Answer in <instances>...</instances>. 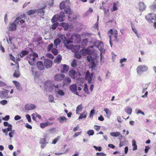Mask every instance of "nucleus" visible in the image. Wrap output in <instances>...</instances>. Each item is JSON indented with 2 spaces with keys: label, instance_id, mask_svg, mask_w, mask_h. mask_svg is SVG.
I'll list each match as a JSON object with an SVG mask.
<instances>
[{
  "label": "nucleus",
  "instance_id": "obj_1",
  "mask_svg": "<svg viewBox=\"0 0 156 156\" xmlns=\"http://www.w3.org/2000/svg\"><path fill=\"white\" fill-rule=\"evenodd\" d=\"M71 40H64L63 41V43L65 46L67 48L71 49L72 51L74 53L77 52L80 49V47L79 46L76 45L73 46L71 44H69L70 43L73 42Z\"/></svg>",
  "mask_w": 156,
  "mask_h": 156
},
{
  "label": "nucleus",
  "instance_id": "obj_2",
  "mask_svg": "<svg viewBox=\"0 0 156 156\" xmlns=\"http://www.w3.org/2000/svg\"><path fill=\"white\" fill-rule=\"evenodd\" d=\"M54 84L51 81H47L44 83V88L47 92H51L53 90Z\"/></svg>",
  "mask_w": 156,
  "mask_h": 156
},
{
  "label": "nucleus",
  "instance_id": "obj_3",
  "mask_svg": "<svg viewBox=\"0 0 156 156\" xmlns=\"http://www.w3.org/2000/svg\"><path fill=\"white\" fill-rule=\"evenodd\" d=\"M87 59L88 62H90L89 65L92 70L94 69L96 66V64L97 61L95 58L92 57L90 55H88L87 56Z\"/></svg>",
  "mask_w": 156,
  "mask_h": 156
},
{
  "label": "nucleus",
  "instance_id": "obj_4",
  "mask_svg": "<svg viewBox=\"0 0 156 156\" xmlns=\"http://www.w3.org/2000/svg\"><path fill=\"white\" fill-rule=\"evenodd\" d=\"M148 67L145 65H140L138 66L136 69V71L138 74H140L143 73L148 70Z\"/></svg>",
  "mask_w": 156,
  "mask_h": 156
},
{
  "label": "nucleus",
  "instance_id": "obj_5",
  "mask_svg": "<svg viewBox=\"0 0 156 156\" xmlns=\"http://www.w3.org/2000/svg\"><path fill=\"white\" fill-rule=\"evenodd\" d=\"M117 34L118 32L116 30H113L112 29H111L109 30L108 33L109 39H111L112 38H117Z\"/></svg>",
  "mask_w": 156,
  "mask_h": 156
},
{
  "label": "nucleus",
  "instance_id": "obj_6",
  "mask_svg": "<svg viewBox=\"0 0 156 156\" xmlns=\"http://www.w3.org/2000/svg\"><path fill=\"white\" fill-rule=\"evenodd\" d=\"M156 18V15L154 13H151L146 16L145 19L148 21H151L153 22V21L155 20Z\"/></svg>",
  "mask_w": 156,
  "mask_h": 156
},
{
  "label": "nucleus",
  "instance_id": "obj_7",
  "mask_svg": "<svg viewBox=\"0 0 156 156\" xmlns=\"http://www.w3.org/2000/svg\"><path fill=\"white\" fill-rule=\"evenodd\" d=\"M17 24L14 21L12 23H10L8 27V30L9 31H13L16 30Z\"/></svg>",
  "mask_w": 156,
  "mask_h": 156
},
{
  "label": "nucleus",
  "instance_id": "obj_8",
  "mask_svg": "<svg viewBox=\"0 0 156 156\" xmlns=\"http://www.w3.org/2000/svg\"><path fill=\"white\" fill-rule=\"evenodd\" d=\"M69 76L73 79H75L77 76V73L73 69H71L69 72Z\"/></svg>",
  "mask_w": 156,
  "mask_h": 156
},
{
  "label": "nucleus",
  "instance_id": "obj_9",
  "mask_svg": "<svg viewBox=\"0 0 156 156\" xmlns=\"http://www.w3.org/2000/svg\"><path fill=\"white\" fill-rule=\"evenodd\" d=\"M65 77L64 75L60 73L57 74L54 76V80L56 81H61L63 80Z\"/></svg>",
  "mask_w": 156,
  "mask_h": 156
},
{
  "label": "nucleus",
  "instance_id": "obj_10",
  "mask_svg": "<svg viewBox=\"0 0 156 156\" xmlns=\"http://www.w3.org/2000/svg\"><path fill=\"white\" fill-rule=\"evenodd\" d=\"M67 4V5L68 6L70 4L69 0H67V1H63L61 2L59 4L60 8L61 10L65 9L66 8V5Z\"/></svg>",
  "mask_w": 156,
  "mask_h": 156
},
{
  "label": "nucleus",
  "instance_id": "obj_11",
  "mask_svg": "<svg viewBox=\"0 0 156 156\" xmlns=\"http://www.w3.org/2000/svg\"><path fill=\"white\" fill-rule=\"evenodd\" d=\"M52 64V62L49 59H45L44 61V66L48 69L51 67Z\"/></svg>",
  "mask_w": 156,
  "mask_h": 156
},
{
  "label": "nucleus",
  "instance_id": "obj_12",
  "mask_svg": "<svg viewBox=\"0 0 156 156\" xmlns=\"http://www.w3.org/2000/svg\"><path fill=\"white\" fill-rule=\"evenodd\" d=\"M36 108V105L33 104H27L25 106V110H30L34 109Z\"/></svg>",
  "mask_w": 156,
  "mask_h": 156
},
{
  "label": "nucleus",
  "instance_id": "obj_13",
  "mask_svg": "<svg viewBox=\"0 0 156 156\" xmlns=\"http://www.w3.org/2000/svg\"><path fill=\"white\" fill-rule=\"evenodd\" d=\"M85 78L87 80V82L89 84L93 83L92 82V77H91L89 71L88 70L86 72L85 74Z\"/></svg>",
  "mask_w": 156,
  "mask_h": 156
},
{
  "label": "nucleus",
  "instance_id": "obj_14",
  "mask_svg": "<svg viewBox=\"0 0 156 156\" xmlns=\"http://www.w3.org/2000/svg\"><path fill=\"white\" fill-rule=\"evenodd\" d=\"M94 45L98 48L99 49L103 48L104 45L102 42L101 41H97L94 42Z\"/></svg>",
  "mask_w": 156,
  "mask_h": 156
},
{
  "label": "nucleus",
  "instance_id": "obj_15",
  "mask_svg": "<svg viewBox=\"0 0 156 156\" xmlns=\"http://www.w3.org/2000/svg\"><path fill=\"white\" fill-rule=\"evenodd\" d=\"M45 7L46 6H45L41 8L38 9L37 10L36 13L40 16H43L45 12L44 9Z\"/></svg>",
  "mask_w": 156,
  "mask_h": 156
},
{
  "label": "nucleus",
  "instance_id": "obj_16",
  "mask_svg": "<svg viewBox=\"0 0 156 156\" xmlns=\"http://www.w3.org/2000/svg\"><path fill=\"white\" fill-rule=\"evenodd\" d=\"M138 8L140 11H144L146 8L145 5L143 2H139L138 4Z\"/></svg>",
  "mask_w": 156,
  "mask_h": 156
},
{
  "label": "nucleus",
  "instance_id": "obj_17",
  "mask_svg": "<svg viewBox=\"0 0 156 156\" xmlns=\"http://www.w3.org/2000/svg\"><path fill=\"white\" fill-rule=\"evenodd\" d=\"M93 48V46H89L87 49H86L84 50V52H86L88 55H91L93 54L94 52V50L93 49H91Z\"/></svg>",
  "mask_w": 156,
  "mask_h": 156
},
{
  "label": "nucleus",
  "instance_id": "obj_18",
  "mask_svg": "<svg viewBox=\"0 0 156 156\" xmlns=\"http://www.w3.org/2000/svg\"><path fill=\"white\" fill-rule=\"evenodd\" d=\"M71 80L69 77H67L64 79L63 82V85L64 86H67L71 83Z\"/></svg>",
  "mask_w": 156,
  "mask_h": 156
},
{
  "label": "nucleus",
  "instance_id": "obj_19",
  "mask_svg": "<svg viewBox=\"0 0 156 156\" xmlns=\"http://www.w3.org/2000/svg\"><path fill=\"white\" fill-rule=\"evenodd\" d=\"M70 90L73 93H75L77 90V86L76 84H73L69 87Z\"/></svg>",
  "mask_w": 156,
  "mask_h": 156
},
{
  "label": "nucleus",
  "instance_id": "obj_20",
  "mask_svg": "<svg viewBox=\"0 0 156 156\" xmlns=\"http://www.w3.org/2000/svg\"><path fill=\"white\" fill-rule=\"evenodd\" d=\"M80 35L77 33H74L71 35L70 39H81Z\"/></svg>",
  "mask_w": 156,
  "mask_h": 156
},
{
  "label": "nucleus",
  "instance_id": "obj_21",
  "mask_svg": "<svg viewBox=\"0 0 156 156\" xmlns=\"http://www.w3.org/2000/svg\"><path fill=\"white\" fill-rule=\"evenodd\" d=\"M52 124V123L47 121L45 122L41 123L40 124V126L41 128H44L48 126L51 125Z\"/></svg>",
  "mask_w": 156,
  "mask_h": 156
},
{
  "label": "nucleus",
  "instance_id": "obj_22",
  "mask_svg": "<svg viewBox=\"0 0 156 156\" xmlns=\"http://www.w3.org/2000/svg\"><path fill=\"white\" fill-rule=\"evenodd\" d=\"M62 70L61 71V72L62 73H66L67 72H68L69 69V66L65 65H62Z\"/></svg>",
  "mask_w": 156,
  "mask_h": 156
},
{
  "label": "nucleus",
  "instance_id": "obj_23",
  "mask_svg": "<svg viewBox=\"0 0 156 156\" xmlns=\"http://www.w3.org/2000/svg\"><path fill=\"white\" fill-rule=\"evenodd\" d=\"M57 119L61 123H63L65 122H67V119L64 116H60L57 118Z\"/></svg>",
  "mask_w": 156,
  "mask_h": 156
},
{
  "label": "nucleus",
  "instance_id": "obj_24",
  "mask_svg": "<svg viewBox=\"0 0 156 156\" xmlns=\"http://www.w3.org/2000/svg\"><path fill=\"white\" fill-rule=\"evenodd\" d=\"M37 66L38 69L40 70H43L44 69V66L43 63L41 61H39L37 63Z\"/></svg>",
  "mask_w": 156,
  "mask_h": 156
},
{
  "label": "nucleus",
  "instance_id": "obj_25",
  "mask_svg": "<svg viewBox=\"0 0 156 156\" xmlns=\"http://www.w3.org/2000/svg\"><path fill=\"white\" fill-rule=\"evenodd\" d=\"M64 11L66 14L71 15L72 13L71 8L69 6L64 9Z\"/></svg>",
  "mask_w": 156,
  "mask_h": 156
},
{
  "label": "nucleus",
  "instance_id": "obj_26",
  "mask_svg": "<svg viewBox=\"0 0 156 156\" xmlns=\"http://www.w3.org/2000/svg\"><path fill=\"white\" fill-rule=\"evenodd\" d=\"M20 17H18L14 20V22L16 23L17 25L20 24H23L25 22V21L23 20H20Z\"/></svg>",
  "mask_w": 156,
  "mask_h": 156
},
{
  "label": "nucleus",
  "instance_id": "obj_27",
  "mask_svg": "<svg viewBox=\"0 0 156 156\" xmlns=\"http://www.w3.org/2000/svg\"><path fill=\"white\" fill-rule=\"evenodd\" d=\"M60 24L65 30H67L68 29L69 25L68 24L65 23H62Z\"/></svg>",
  "mask_w": 156,
  "mask_h": 156
},
{
  "label": "nucleus",
  "instance_id": "obj_28",
  "mask_svg": "<svg viewBox=\"0 0 156 156\" xmlns=\"http://www.w3.org/2000/svg\"><path fill=\"white\" fill-rule=\"evenodd\" d=\"M62 59V56L60 55H58L54 60L55 63H59Z\"/></svg>",
  "mask_w": 156,
  "mask_h": 156
},
{
  "label": "nucleus",
  "instance_id": "obj_29",
  "mask_svg": "<svg viewBox=\"0 0 156 156\" xmlns=\"http://www.w3.org/2000/svg\"><path fill=\"white\" fill-rule=\"evenodd\" d=\"M104 111L105 112L107 115V116L108 118H109L111 114V112L109 109L108 108H105Z\"/></svg>",
  "mask_w": 156,
  "mask_h": 156
},
{
  "label": "nucleus",
  "instance_id": "obj_30",
  "mask_svg": "<svg viewBox=\"0 0 156 156\" xmlns=\"http://www.w3.org/2000/svg\"><path fill=\"white\" fill-rule=\"evenodd\" d=\"M151 10L153 11H155L156 10V0H155L153 4L150 6Z\"/></svg>",
  "mask_w": 156,
  "mask_h": 156
},
{
  "label": "nucleus",
  "instance_id": "obj_31",
  "mask_svg": "<svg viewBox=\"0 0 156 156\" xmlns=\"http://www.w3.org/2000/svg\"><path fill=\"white\" fill-rule=\"evenodd\" d=\"M13 83L15 85L16 89L17 90H20L21 89L20 87V85L19 82L17 81L14 80L13 81Z\"/></svg>",
  "mask_w": 156,
  "mask_h": 156
},
{
  "label": "nucleus",
  "instance_id": "obj_32",
  "mask_svg": "<svg viewBox=\"0 0 156 156\" xmlns=\"http://www.w3.org/2000/svg\"><path fill=\"white\" fill-rule=\"evenodd\" d=\"M93 9L91 8H90L87 12L84 14L83 16L86 17L89 15L91 13L93 12Z\"/></svg>",
  "mask_w": 156,
  "mask_h": 156
},
{
  "label": "nucleus",
  "instance_id": "obj_33",
  "mask_svg": "<svg viewBox=\"0 0 156 156\" xmlns=\"http://www.w3.org/2000/svg\"><path fill=\"white\" fill-rule=\"evenodd\" d=\"M83 108L82 105L81 104L78 105L77 108L76 109V113L78 114L80 112H81Z\"/></svg>",
  "mask_w": 156,
  "mask_h": 156
},
{
  "label": "nucleus",
  "instance_id": "obj_34",
  "mask_svg": "<svg viewBox=\"0 0 156 156\" xmlns=\"http://www.w3.org/2000/svg\"><path fill=\"white\" fill-rule=\"evenodd\" d=\"M127 141L126 140V138L125 137L123 138V140H120V142L119 147H122V146L125 145L126 144Z\"/></svg>",
  "mask_w": 156,
  "mask_h": 156
},
{
  "label": "nucleus",
  "instance_id": "obj_35",
  "mask_svg": "<svg viewBox=\"0 0 156 156\" xmlns=\"http://www.w3.org/2000/svg\"><path fill=\"white\" fill-rule=\"evenodd\" d=\"M55 92L60 96H63L65 94V93L63 91L60 89L57 90V89H55Z\"/></svg>",
  "mask_w": 156,
  "mask_h": 156
},
{
  "label": "nucleus",
  "instance_id": "obj_36",
  "mask_svg": "<svg viewBox=\"0 0 156 156\" xmlns=\"http://www.w3.org/2000/svg\"><path fill=\"white\" fill-rule=\"evenodd\" d=\"M37 12V10L36 9L30 10L27 12V14L28 16H30L34 14Z\"/></svg>",
  "mask_w": 156,
  "mask_h": 156
},
{
  "label": "nucleus",
  "instance_id": "obj_37",
  "mask_svg": "<svg viewBox=\"0 0 156 156\" xmlns=\"http://www.w3.org/2000/svg\"><path fill=\"white\" fill-rule=\"evenodd\" d=\"M87 112L85 111L82 114H80V115L78 119H85L87 117Z\"/></svg>",
  "mask_w": 156,
  "mask_h": 156
},
{
  "label": "nucleus",
  "instance_id": "obj_38",
  "mask_svg": "<svg viewBox=\"0 0 156 156\" xmlns=\"http://www.w3.org/2000/svg\"><path fill=\"white\" fill-rule=\"evenodd\" d=\"M111 136H113L118 137L121 135V133L119 132H111L110 133Z\"/></svg>",
  "mask_w": 156,
  "mask_h": 156
},
{
  "label": "nucleus",
  "instance_id": "obj_39",
  "mask_svg": "<svg viewBox=\"0 0 156 156\" xmlns=\"http://www.w3.org/2000/svg\"><path fill=\"white\" fill-rule=\"evenodd\" d=\"M125 112L127 113L129 115H131L132 112V110L130 107H127L125 109Z\"/></svg>",
  "mask_w": 156,
  "mask_h": 156
},
{
  "label": "nucleus",
  "instance_id": "obj_40",
  "mask_svg": "<svg viewBox=\"0 0 156 156\" xmlns=\"http://www.w3.org/2000/svg\"><path fill=\"white\" fill-rule=\"evenodd\" d=\"M77 61L76 59H74L71 62V66L73 67H76L77 66Z\"/></svg>",
  "mask_w": 156,
  "mask_h": 156
},
{
  "label": "nucleus",
  "instance_id": "obj_41",
  "mask_svg": "<svg viewBox=\"0 0 156 156\" xmlns=\"http://www.w3.org/2000/svg\"><path fill=\"white\" fill-rule=\"evenodd\" d=\"M58 15H54L52 19H51V22L52 23L57 22L58 20Z\"/></svg>",
  "mask_w": 156,
  "mask_h": 156
},
{
  "label": "nucleus",
  "instance_id": "obj_42",
  "mask_svg": "<svg viewBox=\"0 0 156 156\" xmlns=\"http://www.w3.org/2000/svg\"><path fill=\"white\" fill-rule=\"evenodd\" d=\"M61 42V40H55L54 41L55 47L57 48V46L60 44Z\"/></svg>",
  "mask_w": 156,
  "mask_h": 156
},
{
  "label": "nucleus",
  "instance_id": "obj_43",
  "mask_svg": "<svg viewBox=\"0 0 156 156\" xmlns=\"http://www.w3.org/2000/svg\"><path fill=\"white\" fill-rule=\"evenodd\" d=\"M118 4V2H114L113 3V6L112 9V12H113L116 11L118 9V8L116 5Z\"/></svg>",
  "mask_w": 156,
  "mask_h": 156
},
{
  "label": "nucleus",
  "instance_id": "obj_44",
  "mask_svg": "<svg viewBox=\"0 0 156 156\" xmlns=\"http://www.w3.org/2000/svg\"><path fill=\"white\" fill-rule=\"evenodd\" d=\"M20 76V73L18 70H16L13 75V76L17 78L19 77Z\"/></svg>",
  "mask_w": 156,
  "mask_h": 156
},
{
  "label": "nucleus",
  "instance_id": "obj_45",
  "mask_svg": "<svg viewBox=\"0 0 156 156\" xmlns=\"http://www.w3.org/2000/svg\"><path fill=\"white\" fill-rule=\"evenodd\" d=\"M28 54V51H21L20 54V56L21 58H23L24 56L27 55Z\"/></svg>",
  "mask_w": 156,
  "mask_h": 156
},
{
  "label": "nucleus",
  "instance_id": "obj_46",
  "mask_svg": "<svg viewBox=\"0 0 156 156\" xmlns=\"http://www.w3.org/2000/svg\"><path fill=\"white\" fill-rule=\"evenodd\" d=\"M7 97L6 94L4 91H0V97L2 98H4L5 97Z\"/></svg>",
  "mask_w": 156,
  "mask_h": 156
},
{
  "label": "nucleus",
  "instance_id": "obj_47",
  "mask_svg": "<svg viewBox=\"0 0 156 156\" xmlns=\"http://www.w3.org/2000/svg\"><path fill=\"white\" fill-rule=\"evenodd\" d=\"M88 42V40H82L81 41V44L82 46H86Z\"/></svg>",
  "mask_w": 156,
  "mask_h": 156
},
{
  "label": "nucleus",
  "instance_id": "obj_48",
  "mask_svg": "<svg viewBox=\"0 0 156 156\" xmlns=\"http://www.w3.org/2000/svg\"><path fill=\"white\" fill-rule=\"evenodd\" d=\"M30 68L31 69V74L32 75H34V77H35L36 75L37 74V71H35L34 72V67H31Z\"/></svg>",
  "mask_w": 156,
  "mask_h": 156
},
{
  "label": "nucleus",
  "instance_id": "obj_49",
  "mask_svg": "<svg viewBox=\"0 0 156 156\" xmlns=\"http://www.w3.org/2000/svg\"><path fill=\"white\" fill-rule=\"evenodd\" d=\"M29 58L30 59L28 60V62L30 65L33 66L36 63L34 61H33V60L31 59V57H30Z\"/></svg>",
  "mask_w": 156,
  "mask_h": 156
},
{
  "label": "nucleus",
  "instance_id": "obj_50",
  "mask_svg": "<svg viewBox=\"0 0 156 156\" xmlns=\"http://www.w3.org/2000/svg\"><path fill=\"white\" fill-rule=\"evenodd\" d=\"M87 133L90 136H92L94 134V132L93 130H90L87 131Z\"/></svg>",
  "mask_w": 156,
  "mask_h": 156
},
{
  "label": "nucleus",
  "instance_id": "obj_51",
  "mask_svg": "<svg viewBox=\"0 0 156 156\" xmlns=\"http://www.w3.org/2000/svg\"><path fill=\"white\" fill-rule=\"evenodd\" d=\"M59 23L57 22L54 23L52 25L51 28L53 30L55 29L58 25Z\"/></svg>",
  "mask_w": 156,
  "mask_h": 156
},
{
  "label": "nucleus",
  "instance_id": "obj_52",
  "mask_svg": "<svg viewBox=\"0 0 156 156\" xmlns=\"http://www.w3.org/2000/svg\"><path fill=\"white\" fill-rule=\"evenodd\" d=\"M75 53V54L74 56L75 58L78 59L81 58V56L80 54L77 52Z\"/></svg>",
  "mask_w": 156,
  "mask_h": 156
},
{
  "label": "nucleus",
  "instance_id": "obj_53",
  "mask_svg": "<svg viewBox=\"0 0 156 156\" xmlns=\"http://www.w3.org/2000/svg\"><path fill=\"white\" fill-rule=\"evenodd\" d=\"M57 15H58V20L60 22L64 21L63 17L62 16H60L59 14V15L57 14Z\"/></svg>",
  "mask_w": 156,
  "mask_h": 156
},
{
  "label": "nucleus",
  "instance_id": "obj_54",
  "mask_svg": "<svg viewBox=\"0 0 156 156\" xmlns=\"http://www.w3.org/2000/svg\"><path fill=\"white\" fill-rule=\"evenodd\" d=\"M49 100L50 102H52L54 101V97L53 96L51 95H49Z\"/></svg>",
  "mask_w": 156,
  "mask_h": 156
},
{
  "label": "nucleus",
  "instance_id": "obj_55",
  "mask_svg": "<svg viewBox=\"0 0 156 156\" xmlns=\"http://www.w3.org/2000/svg\"><path fill=\"white\" fill-rule=\"evenodd\" d=\"M7 84L5 83L0 80V87H4Z\"/></svg>",
  "mask_w": 156,
  "mask_h": 156
},
{
  "label": "nucleus",
  "instance_id": "obj_56",
  "mask_svg": "<svg viewBox=\"0 0 156 156\" xmlns=\"http://www.w3.org/2000/svg\"><path fill=\"white\" fill-rule=\"evenodd\" d=\"M53 46V44H51L48 45L47 50L48 51H50L52 49Z\"/></svg>",
  "mask_w": 156,
  "mask_h": 156
},
{
  "label": "nucleus",
  "instance_id": "obj_57",
  "mask_svg": "<svg viewBox=\"0 0 156 156\" xmlns=\"http://www.w3.org/2000/svg\"><path fill=\"white\" fill-rule=\"evenodd\" d=\"M59 37L61 39H70L69 37H66L65 35L61 34L59 35Z\"/></svg>",
  "mask_w": 156,
  "mask_h": 156
},
{
  "label": "nucleus",
  "instance_id": "obj_58",
  "mask_svg": "<svg viewBox=\"0 0 156 156\" xmlns=\"http://www.w3.org/2000/svg\"><path fill=\"white\" fill-rule=\"evenodd\" d=\"M52 52L53 53V54H54L55 55H56L58 54V51L57 49H52Z\"/></svg>",
  "mask_w": 156,
  "mask_h": 156
},
{
  "label": "nucleus",
  "instance_id": "obj_59",
  "mask_svg": "<svg viewBox=\"0 0 156 156\" xmlns=\"http://www.w3.org/2000/svg\"><path fill=\"white\" fill-rule=\"evenodd\" d=\"M46 139L45 138L41 139L40 142V144H46Z\"/></svg>",
  "mask_w": 156,
  "mask_h": 156
},
{
  "label": "nucleus",
  "instance_id": "obj_60",
  "mask_svg": "<svg viewBox=\"0 0 156 156\" xmlns=\"http://www.w3.org/2000/svg\"><path fill=\"white\" fill-rule=\"evenodd\" d=\"M7 103V101L6 100H3L0 101V103L2 105H5Z\"/></svg>",
  "mask_w": 156,
  "mask_h": 156
},
{
  "label": "nucleus",
  "instance_id": "obj_61",
  "mask_svg": "<svg viewBox=\"0 0 156 156\" xmlns=\"http://www.w3.org/2000/svg\"><path fill=\"white\" fill-rule=\"evenodd\" d=\"M26 117L27 119L28 122H31V120L30 116L28 114H27L26 115Z\"/></svg>",
  "mask_w": 156,
  "mask_h": 156
},
{
  "label": "nucleus",
  "instance_id": "obj_62",
  "mask_svg": "<svg viewBox=\"0 0 156 156\" xmlns=\"http://www.w3.org/2000/svg\"><path fill=\"white\" fill-rule=\"evenodd\" d=\"M10 59L12 60L13 62H15V58L14 57L12 54H10L9 55Z\"/></svg>",
  "mask_w": 156,
  "mask_h": 156
},
{
  "label": "nucleus",
  "instance_id": "obj_63",
  "mask_svg": "<svg viewBox=\"0 0 156 156\" xmlns=\"http://www.w3.org/2000/svg\"><path fill=\"white\" fill-rule=\"evenodd\" d=\"M94 109L92 110L90 113L89 117L91 118L93 117V115L94 113Z\"/></svg>",
  "mask_w": 156,
  "mask_h": 156
},
{
  "label": "nucleus",
  "instance_id": "obj_64",
  "mask_svg": "<svg viewBox=\"0 0 156 156\" xmlns=\"http://www.w3.org/2000/svg\"><path fill=\"white\" fill-rule=\"evenodd\" d=\"M96 155L97 156H105L106 155V154L102 152L97 153Z\"/></svg>",
  "mask_w": 156,
  "mask_h": 156
}]
</instances>
